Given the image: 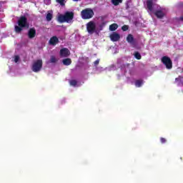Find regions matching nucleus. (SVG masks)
<instances>
[{
    "instance_id": "nucleus-1",
    "label": "nucleus",
    "mask_w": 183,
    "mask_h": 183,
    "mask_svg": "<svg viewBox=\"0 0 183 183\" xmlns=\"http://www.w3.org/2000/svg\"><path fill=\"white\" fill-rule=\"evenodd\" d=\"M74 12L73 11H66L64 14H59L58 16V21L60 24H71L74 19Z\"/></svg>"
},
{
    "instance_id": "nucleus-2",
    "label": "nucleus",
    "mask_w": 183,
    "mask_h": 183,
    "mask_svg": "<svg viewBox=\"0 0 183 183\" xmlns=\"http://www.w3.org/2000/svg\"><path fill=\"white\" fill-rule=\"evenodd\" d=\"M94 10L91 8H86L81 11L82 19H91V18H94Z\"/></svg>"
},
{
    "instance_id": "nucleus-3",
    "label": "nucleus",
    "mask_w": 183,
    "mask_h": 183,
    "mask_svg": "<svg viewBox=\"0 0 183 183\" xmlns=\"http://www.w3.org/2000/svg\"><path fill=\"white\" fill-rule=\"evenodd\" d=\"M42 59H37L34 61L31 66V71L33 72H40V71L42 69V65H43Z\"/></svg>"
},
{
    "instance_id": "nucleus-4",
    "label": "nucleus",
    "mask_w": 183,
    "mask_h": 183,
    "mask_svg": "<svg viewBox=\"0 0 183 183\" xmlns=\"http://www.w3.org/2000/svg\"><path fill=\"white\" fill-rule=\"evenodd\" d=\"M86 31L90 35H92V34H94L97 31V24H95V21H94L88 22L86 24Z\"/></svg>"
},
{
    "instance_id": "nucleus-5",
    "label": "nucleus",
    "mask_w": 183,
    "mask_h": 183,
    "mask_svg": "<svg viewBox=\"0 0 183 183\" xmlns=\"http://www.w3.org/2000/svg\"><path fill=\"white\" fill-rule=\"evenodd\" d=\"M162 62L166 66L167 69H172V60H171V58L164 56L162 57Z\"/></svg>"
},
{
    "instance_id": "nucleus-6",
    "label": "nucleus",
    "mask_w": 183,
    "mask_h": 183,
    "mask_svg": "<svg viewBox=\"0 0 183 183\" xmlns=\"http://www.w3.org/2000/svg\"><path fill=\"white\" fill-rule=\"evenodd\" d=\"M18 25L21 26V28H28V26H29L28 19L25 16H21L18 21Z\"/></svg>"
},
{
    "instance_id": "nucleus-7",
    "label": "nucleus",
    "mask_w": 183,
    "mask_h": 183,
    "mask_svg": "<svg viewBox=\"0 0 183 183\" xmlns=\"http://www.w3.org/2000/svg\"><path fill=\"white\" fill-rule=\"evenodd\" d=\"M27 35L29 39H34V38L36 36V29H35L34 27L30 28Z\"/></svg>"
},
{
    "instance_id": "nucleus-8",
    "label": "nucleus",
    "mask_w": 183,
    "mask_h": 183,
    "mask_svg": "<svg viewBox=\"0 0 183 183\" xmlns=\"http://www.w3.org/2000/svg\"><path fill=\"white\" fill-rule=\"evenodd\" d=\"M71 55V52L69 51V49L66 48H63L60 50V56L61 58H66Z\"/></svg>"
},
{
    "instance_id": "nucleus-9",
    "label": "nucleus",
    "mask_w": 183,
    "mask_h": 183,
    "mask_svg": "<svg viewBox=\"0 0 183 183\" xmlns=\"http://www.w3.org/2000/svg\"><path fill=\"white\" fill-rule=\"evenodd\" d=\"M127 41L128 44H130L132 46H135V45H137V41H135V39L132 34H128L127 37Z\"/></svg>"
},
{
    "instance_id": "nucleus-10",
    "label": "nucleus",
    "mask_w": 183,
    "mask_h": 183,
    "mask_svg": "<svg viewBox=\"0 0 183 183\" xmlns=\"http://www.w3.org/2000/svg\"><path fill=\"white\" fill-rule=\"evenodd\" d=\"M110 39L113 42H117L119 39H121V36H119V34L114 32L110 35Z\"/></svg>"
},
{
    "instance_id": "nucleus-11",
    "label": "nucleus",
    "mask_w": 183,
    "mask_h": 183,
    "mask_svg": "<svg viewBox=\"0 0 183 183\" xmlns=\"http://www.w3.org/2000/svg\"><path fill=\"white\" fill-rule=\"evenodd\" d=\"M49 43L50 45H53L54 46H55L56 44L59 43V39H58V37H56V36H54L50 39Z\"/></svg>"
},
{
    "instance_id": "nucleus-12",
    "label": "nucleus",
    "mask_w": 183,
    "mask_h": 183,
    "mask_svg": "<svg viewBox=\"0 0 183 183\" xmlns=\"http://www.w3.org/2000/svg\"><path fill=\"white\" fill-rule=\"evenodd\" d=\"M154 15L155 16H157V18H159V19L164 18V16H165V14H164V11L162 10H157L154 12Z\"/></svg>"
},
{
    "instance_id": "nucleus-13",
    "label": "nucleus",
    "mask_w": 183,
    "mask_h": 183,
    "mask_svg": "<svg viewBox=\"0 0 183 183\" xmlns=\"http://www.w3.org/2000/svg\"><path fill=\"white\" fill-rule=\"evenodd\" d=\"M153 5H154V3L152 2V0H148L147 1V9H149L150 12H152L154 11Z\"/></svg>"
},
{
    "instance_id": "nucleus-14",
    "label": "nucleus",
    "mask_w": 183,
    "mask_h": 183,
    "mask_svg": "<svg viewBox=\"0 0 183 183\" xmlns=\"http://www.w3.org/2000/svg\"><path fill=\"white\" fill-rule=\"evenodd\" d=\"M62 63L66 65V66L71 65L72 64V60L70 58L64 59L62 60Z\"/></svg>"
},
{
    "instance_id": "nucleus-15",
    "label": "nucleus",
    "mask_w": 183,
    "mask_h": 183,
    "mask_svg": "<svg viewBox=\"0 0 183 183\" xmlns=\"http://www.w3.org/2000/svg\"><path fill=\"white\" fill-rule=\"evenodd\" d=\"M143 84H144V81L142 80H136L134 85L137 88H141V86H142Z\"/></svg>"
},
{
    "instance_id": "nucleus-16",
    "label": "nucleus",
    "mask_w": 183,
    "mask_h": 183,
    "mask_svg": "<svg viewBox=\"0 0 183 183\" xmlns=\"http://www.w3.org/2000/svg\"><path fill=\"white\" fill-rule=\"evenodd\" d=\"M109 29L112 31H117L118 29V24H112L109 26Z\"/></svg>"
},
{
    "instance_id": "nucleus-17",
    "label": "nucleus",
    "mask_w": 183,
    "mask_h": 183,
    "mask_svg": "<svg viewBox=\"0 0 183 183\" xmlns=\"http://www.w3.org/2000/svg\"><path fill=\"white\" fill-rule=\"evenodd\" d=\"M22 28L24 27H21V26H15V32H16V34H21V32H22Z\"/></svg>"
},
{
    "instance_id": "nucleus-18",
    "label": "nucleus",
    "mask_w": 183,
    "mask_h": 183,
    "mask_svg": "<svg viewBox=\"0 0 183 183\" xmlns=\"http://www.w3.org/2000/svg\"><path fill=\"white\" fill-rule=\"evenodd\" d=\"M112 2L114 6H117V5H119L122 2V0H112Z\"/></svg>"
},
{
    "instance_id": "nucleus-19",
    "label": "nucleus",
    "mask_w": 183,
    "mask_h": 183,
    "mask_svg": "<svg viewBox=\"0 0 183 183\" xmlns=\"http://www.w3.org/2000/svg\"><path fill=\"white\" fill-rule=\"evenodd\" d=\"M50 62L51 64H55V63L58 62V59H56V57H55V56H51Z\"/></svg>"
},
{
    "instance_id": "nucleus-20",
    "label": "nucleus",
    "mask_w": 183,
    "mask_h": 183,
    "mask_svg": "<svg viewBox=\"0 0 183 183\" xmlns=\"http://www.w3.org/2000/svg\"><path fill=\"white\" fill-rule=\"evenodd\" d=\"M69 84L71 86H76L78 81H76L75 79H72L69 81Z\"/></svg>"
},
{
    "instance_id": "nucleus-21",
    "label": "nucleus",
    "mask_w": 183,
    "mask_h": 183,
    "mask_svg": "<svg viewBox=\"0 0 183 183\" xmlns=\"http://www.w3.org/2000/svg\"><path fill=\"white\" fill-rule=\"evenodd\" d=\"M46 19L49 22L50 21H52V14L48 13L46 16Z\"/></svg>"
},
{
    "instance_id": "nucleus-22",
    "label": "nucleus",
    "mask_w": 183,
    "mask_h": 183,
    "mask_svg": "<svg viewBox=\"0 0 183 183\" xmlns=\"http://www.w3.org/2000/svg\"><path fill=\"white\" fill-rule=\"evenodd\" d=\"M134 57L136 58V59H141V58H142L141 54H139V52L138 51L134 52Z\"/></svg>"
},
{
    "instance_id": "nucleus-23",
    "label": "nucleus",
    "mask_w": 183,
    "mask_h": 183,
    "mask_svg": "<svg viewBox=\"0 0 183 183\" xmlns=\"http://www.w3.org/2000/svg\"><path fill=\"white\" fill-rule=\"evenodd\" d=\"M57 4H59L61 6H65V0H56Z\"/></svg>"
},
{
    "instance_id": "nucleus-24",
    "label": "nucleus",
    "mask_w": 183,
    "mask_h": 183,
    "mask_svg": "<svg viewBox=\"0 0 183 183\" xmlns=\"http://www.w3.org/2000/svg\"><path fill=\"white\" fill-rule=\"evenodd\" d=\"M160 142H161V144H165V142H167V139H165L164 137H161Z\"/></svg>"
},
{
    "instance_id": "nucleus-25",
    "label": "nucleus",
    "mask_w": 183,
    "mask_h": 183,
    "mask_svg": "<svg viewBox=\"0 0 183 183\" xmlns=\"http://www.w3.org/2000/svg\"><path fill=\"white\" fill-rule=\"evenodd\" d=\"M128 28H129L128 26L124 25V26L122 27V31H128Z\"/></svg>"
},
{
    "instance_id": "nucleus-26",
    "label": "nucleus",
    "mask_w": 183,
    "mask_h": 183,
    "mask_svg": "<svg viewBox=\"0 0 183 183\" xmlns=\"http://www.w3.org/2000/svg\"><path fill=\"white\" fill-rule=\"evenodd\" d=\"M19 61V56H15L14 57V62H18Z\"/></svg>"
},
{
    "instance_id": "nucleus-27",
    "label": "nucleus",
    "mask_w": 183,
    "mask_h": 183,
    "mask_svg": "<svg viewBox=\"0 0 183 183\" xmlns=\"http://www.w3.org/2000/svg\"><path fill=\"white\" fill-rule=\"evenodd\" d=\"M94 64L95 65V66L99 65V59L96 60V61L94 62Z\"/></svg>"
},
{
    "instance_id": "nucleus-28",
    "label": "nucleus",
    "mask_w": 183,
    "mask_h": 183,
    "mask_svg": "<svg viewBox=\"0 0 183 183\" xmlns=\"http://www.w3.org/2000/svg\"><path fill=\"white\" fill-rule=\"evenodd\" d=\"M180 21H183V16H180Z\"/></svg>"
},
{
    "instance_id": "nucleus-29",
    "label": "nucleus",
    "mask_w": 183,
    "mask_h": 183,
    "mask_svg": "<svg viewBox=\"0 0 183 183\" xmlns=\"http://www.w3.org/2000/svg\"><path fill=\"white\" fill-rule=\"evenodd\" d=\"M74 2H78L79 0H73Z\"/></svg>"
},
{
    "instance_id": "nucleus-30",
    "label": "nucleus",
    "mask_w": 183,
    "mask_h": 183,
    "mask_svg": "<svg viewBox=\"0 0 183 183\" xmlns=\"http://www.w3.org/2000/svg\"><path fill=\"white\" fill-rule=\"evenodd\" d=\"M154 1H158V0H154Z\"/></svg>"
}]
</instances>
